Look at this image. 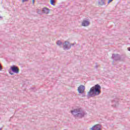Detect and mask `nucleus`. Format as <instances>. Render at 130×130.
<instances>
[{
  "label": "nucleus",
  "mask_w": 130,
  "mask_h": 130,
  "mask_svg": "<svg viewBox=\"0 0 130 130\" xmlns=\"http://www.w3.org/2000/svg\"><path fill=\"white\" fill-rule=\"evenodd\" d=\"M95 69H98V65H96V66H95Z\"/></svg>",
  "instance_id": "nucleus-19"
},
{
  "label": "nucleus",
  "mask_w": 130,
  "mask_h": 130,
  "mask_svg": "<svg viewBox=\"0 0 130 130\" xmlns=\"http://www.w3.org/2000/svg\"><path fill=\"white\" fill-rule=\"evenodd\" d=\"M0 19H3V17L0 16Z\"/></svg>",
  "instance_id": "nucleus-21"
},
{
  "label": "nucleus",
  "mask_w": 130,
  "mask_h": 130,
  "mask_svg": "<svg viewBox=\"0 0 130 130\" xmlns=\"http://www.w3.org/2000/svg\"><path fill=\"white\" fill-rule=\"evenodd\" d=\"M99 4L101 6H103V5H105V0H101L100 2H99Z\"/></svg>",
  "instance_id": "nucleus-11"
},
{
  "label": "nucleus",
  "mask_w": 130,
  "mask_h": 130,
  "mask_svg": "<svg viewBox=\"0 0 130 130\" xmlns=\"http://www.w3.org/2000/svg\"><path fill=\"white\" fill-rule=\"evenodd\" d=\"M32 89H35V87L32 88Z\"/></svg>",
  "instance_id": "nucleus-22"
},
{
  "label": "nucleus",
  "mask_w": 130,
  "mask_h": 130,
  "mask_svg": "<svg viewBox=\"0 0 130 130\" xmlns=\"http://www.w3.org/2000/svg\"><path fill=\"white\" fill-rule=\"evenodd\" d=\"M10 70H11L12 72L15 74H18L19 72V68L15 65L11 66L10 67Z\"/></svg>",
  "instance_id": "nucleus-5"
},
{
  "label": "nucleus",
  "mask_w": 130,
  "mask_h": 130,
  "mask_svg": "<svg viewBox=\"0 0 130 130\" xmlns=\"http://www.w3.org/2000/svg\"><path fill=\"white\" fill-rule=\"evenodd\" d=\"M113 0H109L108 2V4H110V3H111V2H112Z\"/></svg>",
  "instance_id": "nucleus-18"
},
{
  "label": "nucleus",
  "mask_w": 130,
  "mask_h": 130,
  "mask_svg": "<svg viewBox=\"0 0 130 130\" xmlns=\"http://www.w3.org/2000/svg\"><path fill=\"white\" fill-rule=\"evenodd\" d=\"M43 12L44 14H49L50 10L48 8H44L43 9Z\"/></svg>",
  "instance_id": "nucleus-10"
},
{
  "label": "nucleus",
  "mask_w": 130,
  "mask_h": 130,
  "mask_svg": "<svg viewBox=\"0 0 130 130\" xmlns=\"http://www.w3.org/2000/svg\"><path fill=\"white\" fill-rule=\"evenodd\" d=\"M22 3H28L29 2V0H21ZM35 3V0H32V4H34Z\"/></svg>",
  "instance_id": "nucleus-13"
},
{
  "label": "nucleus",
  "mask_w": 130,
  "mask_h": 130,
  "mask_svg": "<svg viewBox=\"0 0 130 130\" xmlns=\"http://www.w3.org/2000/svg\"><path fill=\"white\" fill-rule=\"evenodd\" d=\"M50 3L52 5V6H55L54 3H55V0H50Z\"/></svg>",
  "instance_id": "nucleus-14"
},
{
  "label": "nucleus",
  "mask_w": 130,
  "mask_h": 130,
  "mask_svg": "<svg viewBox=\"0 0 130 130\" xmlns=\"http://www.w3.org/2000/svg\"><path fill=\"white\" fill-rule=\"evenodd\" d=\"M0 119H1V118H0Z\"/></svg>",
  "instance_id": "nucleus-24"
},
{
  "label": "nucleus",
  "mask_w": 130,
  "mask_h": 130,
  "mask_svg": "<svg viewBox=\"0 0 130 130\" xmlns=\"http://www.w3.org/2000/svg\"><path fill=\"white\" fill-rule=\"evenodd\" d=\"M78 93L79 94H82V93H84V91H85V86L84 85H80L78 87L77 89Z\"/></svg>",
  "instance_id": "nucleus-6"
},
{
  "label": "nucleus",
  "mask_w": 130,
  "mask_h": 130,
  "mask_svg": "<svg viewBox=\"0 0 130 130\" xmlns=\"http://www.w3.org/2000/svg\"><path fill=\"white\" fill-rule=\"evenodd\" d=\"M91 130H101V128L99 127V124H96L93 126L91 128H90Z\"/></svg>",
  "instance_id": "nucleus-9"
},
{
  "label": "nucleus",
  "mask_w": 130,
  "mask_h": 130,
  "mask_svg": "<svg viewBox=\"0 0 130 130\" xmlns=\"http://www.w3.org/2000/svg\"><path fill=\"white\" fill-rule=\"evenodd\" d=\"M3 70V67L2 66V64L0 63V71H2Z\"/></svg>",
  "instance_id": "nucleus-17"
},
{
  "label": "nucleus",
  "mask_w": 130,
  "mask_h": 130,
  "mask_svg": "<svg viewBox=\"0 0 130 130\" xmlns=\"http://www.w3.org/2000/svg\"><path fill=\"white\" fill-rule=\"evenodd\" d=\"M9 74L10 75H14V73L12 72V71H9Z\"/></svg>",
  "instance_id": "nucleus-16"
},
{
  "label": "nucleus",
  "mask_w": 130,
  "mask_h": 130,
  "mask_svg": "<svg viewBox=\"0 0 130 130\" xmlns=\"http://www.w3.org/2000/svg\"><path fill=\"white\" fill-rule=\"evenodd\" d=\"M0 130H2V128H0Z\"/></svg>",
  "instance_id": "nucleus-23"
},
{
  "label": "nucleus",
  "mask_w": 130,
  "mask_h": 130,
  "mask_svg": "<svg viewBox=\"0 0 130 130\" xmlns=\"http://www.w3.org/2000/svg\"><path fill=\"white\" fill-rule=\"evenodd\" d=\"M56 44L57 45H59V46H61V45H62V42H61V41H57V42H56Z\"/></svg>",
  "instance_id": "nucleus-12"
},
{
  "label": "nucleus",
  "mask_w": 130,
  "mask_h": 130,
  "mask_svg": "<svg viewBox=\"0 0 130 130\" xmlns=\"http://www.w3.org/2000/svg\"><path fill=\"white\" fill-rule=\"evenodd\" d=\"M72 46H74L75 45V44H71Z\"/></svg>",
  "instance_id": "nucleus-20"
},
{
  "label": "nucleus",
  "mask_w": 130,
  "mask_h": 130,
  "mask_svg": "<svg viewBox=\"0 0 130 130\" xmlns=\"http://www.w3.org/2000/svg\"><path fill=\"white\" fill-rule=\"evenodd\" d=\"M71 113L74 115V116H76V117H79V118H82L84 117L87 113L84 112V111H82L81 109H77L71 111Z\"/></svg>",
  "instance_id": "nucleus-2"
},
{
  "label": "nucleus",
  "mask_w": 130,
  "mask_h": 130,
  "mask_svg": "<svg viewBox=\"0 0 130 130\" xmlns=\"http://www.w3.org/2000/svg\"><path fill=\"white\" fill-rule=\"evenodd\" d=\"M112 58L113 59V61H117V60H120L121 57L119 54H113Z\"/></svg>",
  "instance_id": "nucleus-4"
},
{
  "label": "nucleus",
  "mask_w": 130,
  "mask_h": 130,
  "mask_svg": "<svg viewBox=\"0 0 130 130\" xmlns=\"http://www.w3.org/2000/svg\"><path fill=\"white\" fill-rule=\"evenodd\" d=\"M72 47V44L67 41H65L64 43H63V49L64 50H69L71 49Z\"/></svg>",
  "instance_id": "nucleus-3"
},
{
  "label": "nucleus",
  "mask_w": 130,
  "mask_h": 130,
  "mask_svg": "<svg viewBox=\"0 0 130 130\" xmlns=\"http://www.w3.org/2000/svg\"><path fill=\"white\" fill-rule=\"evenodd\" d=\"M112 106H113V107H116L118 106V100H116L113 101L112 102Z\"/></svg>",
  "instance_id": "nucleus-8"
},
{
  "label": "nucleus",
  "mask_w": 130,
  "mask_h": 130,
  "mask_svg": "<svg viewBox=\"0 0 130 130\" xmlns=\"http://www.w3.org/2000/svg\"><path fill=\"white\" fill-rule=\"evenodd\" d=\"M89 25H90V22L86 20H83L82 23V26H83L84 27H87Z\"/></svg>",
  "instance_id": "nucleus-7"
},
{
  "label": "nucleus",
  "mask_w": 130,
  "mask_h": 130,
  "mask_svg": "<svg viewBox=\"0 0 130 130\" xmlns=\"http://www.w3.org/2000/svg\"><path fill=\"white\" fill-rule=\"evenodd\" d=\"M100 93H101V86L99 84H96L90 89L87 95L89 97H95L98 96Z\"/></svg>",
  "instance_id": "nucleus-1"
},
{
  "label": "nucleus",
  "mask_w": 130,
  "mask_h": 130,
  "mask_svg": "<svg viewBox=\"0 0 130 130\" xmlns=\"http://www.w3.org/2000/svg\"><path fill=\"white\" fill-rule=\"evenodd\" d=\"M85 96H86V95H85V93H82L81 94V97H85Z\"/></svg>",
  "instance_id": "nucleus-15"
}]
</instances>
